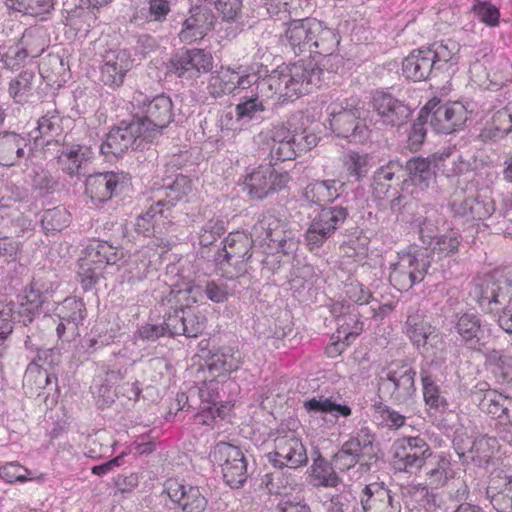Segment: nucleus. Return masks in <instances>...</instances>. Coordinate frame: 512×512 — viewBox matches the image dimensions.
<instances>
[{
	"label": "nucleus",
	"instance_id": "nucleus-1",
	"mask_svg": "<svg viewBox=\"0 0 512 512\" xmlns=\"http://www.w3.org/2000/svg\"><path fill=\"white\" fill-rule=\"evenodd\" d=\"M261 149L269 151L270 163L260 165L245 178L250 197L262 200L270 192L283 189L290 181L288 172H276L272 162L293 160L317 146L316 134L302 130L291 131L283 122L272 124L257 135Z\"/></svg>",
	"mask_w": 512,
	"mask_h": 512
},
{
	"label": "nucleus",
	"instance_id": "nucleus-2",
	"mask_svg": "<svg viewBox=\"0 0 512 512\" xmlns=\"http://www.w3.org/2000/svg\"><path fill=\"white\" fill-rule=\"evenodd\" d=\"M344 185L339 180L327 179L309 183L303 189L302 199L306 204L320 207L305 232L306 245L310 251L321 248L347 220L349 212L346 207L325 206L340 197Z\"/></svg>",
	"mask_w": 512,
	"mask_h": 512
},
{
	"label": "nucleus",
	"instance_id": "nucleus-3",
	"mask_svg": "<svg viewBox=\"0 0 512 512\" xmlns=\"http://www.w3.org/2000/svg\"><path fill=\"white\" fill-rule=\"evenodd\" d=\"M473 295L477 303L490 312L492 305H503L498 313L497 323L506 333L512 335V278L500 271L486 275L475 284Z\"/></svg>",
	"mask_w": 512,
	"mask_h": 512
},
{
	"label": "nucleus",
	"instance_id": "nucleus-4",
	"mask_svg": "<svg viewBox=\"0 0 512 512\" xmlns=\"http://www.w3.org/2000/svg\"><path fill=\"white\" fill-rule=\"evenodd\" d=\"M322 73L316 61L299 60L286 67L285 71H273L268 83L270 88L285 98L299 97L319 85Z\"/></svg>",
	"mask_w": 512,
	"mask_h": 512
},
{
	"label": "nucleus",
	"instance_id": "nucleus-5",
	"mask_svg": "<svg viewBox=\"0 0 512 512\" xmlns=\"http://www.w3.org/2000/svg\"><path fill=\"white\" fill-rule=\"evenodd\" d=\"M133 100L140 110L141 115H135V121L141 123L142 133L147 142H151L156 134L166 128L173 120V104L170 97L161 94L153 99L144 97L141 92H136Z\"/></svg>",
	"mask_w": 512,
	"mask_h": 512
},
{
	"label": "nucleus",
	"instance_id": "nucleus-6",
	"mask_svg": "<svg viewBox=\"0 0 512 512\" xmlns=\"http://www.w3.org/2000/svg\"><path fill=\"white\" fill-rule=\"evenodd\" d=\"M273 443L274 449L267 454V459L275 468L296 469L307 464L306 448L296 431L278 429Z\"/></svg>",
	"mask_w": 512,
	"mask_h": 512
},
{
	"label": "nucleus",
	"instance_id": "nucleus-7",
	"mask_svg": "<svg viewBox=\"0 0 512 512\" xmlns=\"http://www.w3.org/2000/svg\"><path fill=\"white\" fill-rule=\"evenodd\" d=\"M415 377L416 371L408 363L392 365L379 379V393L389 395L395 404H408L416 394Z\"/></svg>",
	"mask_w": 512,
	"mask_h": 512
},
{
	"label": "nucleus",
	"instance_id": "nucleus-8",
	"mask_svg": "<svg viewBox=\"0 0 512 512\" xmlns=\"http://www.w3.org/2000/svg\"><path fill=\"white\" fill-rule=\"evenodd\" d=\"M420 112L421 118H425L437 133L443 134L459 130L468 119L467 110L463 104L441 103L436 98L430 100Z\"/></svg>",
	"mask_w": 512,
	"mask_h": 512
},
{
	"label": "nucleus",
	"instance_id": "nucleus-9",
	"mask_svg": "<svg viewBox=\"0 0 512 512\" xmlns=\"http://www.w3.org/2000/svg\"><path fill=\"white\" fill-rule=\"evenodd\" d=\"M430 265L431 260L427 250L403 254L398 262L392 265L390 282L399 290H408L423 281Z\"/></svg>",
	"mask_w": 512,
	"mask_h": 512
},
{
	"label": "nucleus",
	"instance_id": "nucleus-10",
	"mask_svg": "<svg viewBox=\"0 0 512 512\" xmlns=\"http://www.w3.org/2000/svg\"><path fill=\"white\" fill-rule=\"evenodd\" d=\"M222 468L223 479L231 488L241 487L247 480V461L242 450L230 443L216 444L210 454Z\"/></svg>",
	"mask_w": 512,
	"mask_h": 512
},
{
	"label": "nucleus",
	"instance_id": "nucleus-11",
	"mask_svg": "<svg viewBox=\"0 0 512 512\" xmlns=\"http://www.w3.org/2000/svg\"><path fill=\"white\" fill-rule=\"evenodd\" d=\"M142 132L141 123L134 118L128 123L122 122L110 130L100 146V152L111 160L123 155L129 148L138 149L143 142L148 143Z\"/></svg>",
	"mask_w": 512,
	"mask_h": 512
},
{
	"label": "nucleus",
	"instance_id": "nucleus-12",
	"mask_svg": "<svg viewBox=\"0 0 512 512\" xmlns=\"http://www.w3.org/2000/svg\"><path fill=\"white\" fill-rule=\"evenodd\" d=\"M40 33L41 29L38 27L26 28L13 45L2 50V66L6 69L17 70L25 65L29 57L39 56L44 50L39 43ZM4 48L6 47L4 46Z\"/></svg>",
	"mask_w": 512,
	"mask_h": 512
},
{
	"label": "nucleus",
	"instance_id": "nucleus-13",
	"mask_svg": "<svg viewBox=\"0 0 512 512\" xmlns=\"http://www.w3.org/2000/svg\"><path fill=\"white\" fill-rule=\"evenodd\" d=\"M328 110L330 127L338 136L354 142H363L367 139L368 128L359 120L361 113L358 108L330 105Z\"/></svg>",
	"mask_w": 512,
	"mask_h": 512
},
{
	"label": "nucleus",
	"instance_id": "nucleus-14",
	"mask_svg": "<svg viewBox=\"0 0 512 512\" xmlns=\"http://www.w3.org/2000/svg\"><path fill=\"white\" fill-rule=\"evenodd\" d=\"M193 288L187 286L183 289L167 287V291L161 296L158 301L161 312H163V323L168 332V336H180L183 325L182 316L184 315V308L189 300V295L192 293Z\"/></svg>",
	"mask_w": 512,
	"mask_h": 512
},
{
	"label": "nucleus",
	"instance_id": "nucleus-15",
	"mask_svg": "<svg viewBox=\"0 0 512 512\" xmlns=\"http://www.w3.org/2000/svg\"><path fill=\"white\" fill-rule=\"evenodd\" d=\"M171 66L178 77L193 79L213 69V57L203 49L182 50L172 57Z\"/></svg>",
	"mask_w": 512,
	"mask_h": 512
},
{
	"label": "nucleus",
	"instance_id": "nucleus-16",
	"mask_svg": "<svg viewBox=\"0 0 512 512\" xmlns=\"http://www.w3.org/2000/svg\"><path fill=\"white\" fill-rule=\"evenodd\" d=\"M372 107L386 126L400 127L407 123L411 116V109L408 105L384 91L374 93Z\"/></svg>",
	"mask_w": 512,
	"mask_h": 512
},
{
	"label": "nucleus",
	"instance_id": "nucleus-17",
	"mask_svg": "<svg viewBox=\"0 0 512 512\" xmlns=\"http://www.w3.org/2000/svg\"><path fill=\"white\" fill-rule=\"evenodd\" d=\"M123 173L105 172L89 175L85 181V193L97 202L110 200L127 184Z\"/></svg>",
	"mask_w": 512,
	"mask_h": 512
},
{
	"label": "nucleus",
	"instance_id": "nucleus-18",
	"mask_svg": "<svg viewBox=\"0 0 512 512\" xmlns=\"http://www.w3.org/2000/svg\"><path fill=\"white\" fill-rule=\"evenodd\" d=\"M167 493L183 512H204L208 500L199 486L177 481H168Z\"/></svg>",
	"mask_w": 512,
	"mask_h": 512
},
{
	"label": "nucleus",
	"instance_id": "nucleus-19",
	"mask_svg": "<svg viewBox=\"0 0 512 512\" xmlns=\"http://www.w3.org/2000/svg\"><path fill=\"white\" fill-rule=\"evenodd\" d=\"M132 68V60L128 51H109L103 56L101 80L110 87H120L126 73Z\"/></svg>",
	"mask_w": 512,
	"mask_h": 512
},
{
	"label": "nucleus",
	"instance_id": "nucleus-20",
	"mask_svg": "<svg viewBox=\"0 0 512 512\" xmlns=\"http://www.w3.org/2000/svg\"><path fill=\"white\" fill-rule=\"evenodd\" d=\"M191 12L192 14L184 21L182 30L179 32V38L184 43L202 39L214 28L216 22L215 15L206 7H196Z\"/></svg>",
	"mask_w": 512,
	"mask_h": 512
},
{
	"label": "nucleus",
	"instance_id": "nucleus-21",
	"mask_svg": "<svg viewBox=\"0 0 512 512\" xmlns=\"http://www.w3.org/2000/svg\"><path fill=\"white\" fill-rule=\"evenodd\" d=\"M315 18L291 19L287 22L285 38L292 51L297 55L311 50V41L315 26Z\"/></svg>",
	"mask_w": 512,
	"mask_h": 512
},
{
	"label": "nucleus",
	"instance_id": "nucleus-22",
	"mask_svg": "<svg viewBox=\"0 0 512 512\" xmlns=\"http://www.w3.org/2000/svg\"><path fill=\"white\" fill-rule=\"evenodd\" d=\"M403 332L414 347L426 350L427 344L434 337L436 328L427 320L422 311L411 309L408 312Z\"/></svg>",
	"mask_w": 512,
	"mask_h": 512
},
{
	"label": "nucleus",
	"instance_id": "nucleus-23",
	"mask_svg": "<svg viewBox=\"0 0 512 512\" xmlns=\"http://www.w3.org/2000/svg\"><path fill=\"white\" fill-rule=\"evenodd\" d=\"M438 71L426 47L415 49L402 62V73L407 79L425 81Z\"/></svg>",
	"mask_w": 512,
	"mask_h": 512
},
{
	"label": "nucleus",
	"instance_id": "nucleus-24",
	"mask_svg": "<svg viewBox=\"0 0 512 512\" xmlns=\"http://www.w3.org/2000/svg\"><path fill=\"white\" fill-rule=\"evenodd\" d=\"M454 328L468 348L478 352L483 350L486 344L485 329L476 314L464 313L458 316Z\"/></svg>",
	"mask_w": 512,
	"mask_h": 512
},
{
	"label": "nucleus",
	"instance_id": "nucleus-25",
	"mask_svg": "<svg viewBox=\"0 0 512 512\" xmlns=\"http://www.w3.org/2000/svg\"><path fill=\"white\" fill-rule=\"evenodd\" d=\"M64 117L60 115L57 109L47 111L37 122V127L29 135L34 140L35 145H49L52 142L59 143L60 137L64 131Z\"/></svg>",
	"mask_w": 512,
	"mask_h": 512
},
{
	"label": "nucleus",
	"instance_id": "nucleus-26",
	"mask_svg": "<svg viewBox=\"0 0 512 512\" xmlns=\"http://www.w3.org/2000/svg\"><path fill=\"white\" fill-rule=\"evenodd\" d=\"M82 266L90 263L103 265H115L125 256L124 251L107 241L93 240L83 251Z\"/></svg>",
	"mask_w": 512,
	"mask_h": 512
},
{
	"label": "nucleus",
	"instance_id": "nucleus-27",
	"mask_svg": "<svg viewBox=\"0 0 512 512\" xmlns=\"http://www.w3.org/2000/svg\"><path fill=\"white\" fill-rule=\"evenodd\" d=\"M361 504L364 512H396L392 496L383 483H371L362 491Z\"/></svg>",
	"mask_w": 512,
	"mask_h": 512
},
{
	"label": "nucleus",
	"instance_id": "nucleus-28",
	"mask_svg": "<svg viewBox=\"0 0 512 512\" xmlns=\"http://www.w3.org/2000/svg\"><path fill=\"white\" fill-rule=\"evenodd\" d=\"M27 139L16 132H0V165L14 166L25 157Z\"/></svg>",
	"mask_w": 512,
	"mask_h": 512
},
{
	"label": "nucleus",
	"instance_id": "nucleus-29",
	"mask_svg": "<svg viewBox=\"0 0 512 512\" xmlns=\"http://www.w3.org/2000/svg\"><path fill=\"white\" fill-rule=\"evenodd\" d=\"M58 159L62 169L71 177L85 175L83 165L93 157V152L89 147L79 144L63 146L59 151Z\"/></svg>",
	"mask_w": 512,
	"mask_h": 512
},
{
	"label": "nucleus",
	"instance_id": "nucleus-30",
	"mask_svg": "<svg viewBox=\"0 0 512 512\" xmlns=\"http://www.w3.org/2000/svg\"><path fill=\"white\" fill-rule=\"evenodd\" d=\"M169 212L164 207V202L155 199L150 207L136 218L134 229L137 234L145 237L156 236L162 234V229L159 226L161 218H168L165 213Z\"/></svg>",
	"mask_w": 512,
	"mask_h": 512
},
{
	"label": "nucleus",
	"instance_id": "nucleus-31",
	"mask_svg": "<svg viewBox=\"0 0 512 512\" xmlns=\"http://www.w3.org/2000/svg\"><path fill=\"white\" fill-rule=\"evenodd\" d=\"M405 168L408 178L403 183L410 182L421 191L427 189L435 180V167L429 158L414 157L407 161Z\"/></svg>",
	"mask_w": 512,
	"mask_h": 512
},
{
	"label": "nucleus",
	"instance_id": "nucleus-32",
	"mask_svg": "<svg viewBox=\"0 0 512 512\" xmlns=\"http://www.w3.org/2000/svg\"><path fill=\"white\" fill-rule=\"evenodd\" d=\"M317 31H314L311 41V50L314 53L324 56L327 62L338 60V55H333L339 41L335 32L322 25V22L316 19L314 23Z\"/></svg>",
	"mask_w": 512,
	"mask_h": 512
},
{
	"label": "nucleus",
	"instance_id": "nucleus-33",
	"mask_svg": "<svg viewBox=\"0 0 512 512\" xmlns=\"http://www.w3.org/2000/svg\"><path fill=\"white\" fill-rule=\"evenodd\" d=\"M430 57L438 72L448 71L457 64L459 45L453 40L435 42L429 47Z\"/></svg>",
	"mask_w": 512,
	"mask_h": 512
},
{
	"label": "nucleus",
	"instance_id": "nucleus-34",
	"mask_svg": "<svg viewBox=\"0 0 512 512\" xmlns=\"http://www.w3.org/2000/svg\"><path fill=\"white\" fill-rule=\"evenodd\" d=\"M252 247L253 239L251 236L239 231L230 233L225 239V258L228 261L236 259V263L238 261H250L252 259V253H250Z\"/></svg>",
	"mask_w": 512,
	"mask_h": 512
},
{
	"label": "nucleus",
	"instance_id": "nucleus-35",
	"mask_svg": "<svg viewBox=\"0 0 512 512\" xmlns=\"http://www.w3.org/2000/svg\"><path fill=\"white\" fill-rule=\"evenodd\" d=\"M8 10L45 20L54 10V0H4Z\"/></svg>",
	"mask_w": 512,
	"mask_h": 512
},
{
	"label": "nucleus",
	"instance_id": "nucleus-36",
	"mask_svg": "<svg viewBox=\"0 0 512 512\" xmlns=\"http://www.w3.org/2000/svg\"><path fill=\"white\" fill-rule=\"evenodd\" d=\"M285 231L284 223L271 213L263 214L252 228L253 235L267 246L271 245L272 239L283 236Z\"/></svg>",
	"mask_w": 512,
	"mask_h": 512
},
{
	"label": "nucleus",
	"instance_id": "nucleus-37",
	"mask_svg": "<svg viewBox=\"0 0 512 512\" xmlns=\"http://www.w3.org/2000/svg\"><path fill=\"white\" fill-rule=\"evenodd\" d=\"M191 189V180L187 176L179 174L171 184L158 190L156 199L164 202V207L169 211L178 201L186 196Z\"/></svg>",
	"mask_w": 512,
	"mask_h": 512
},
{
	"label": "nucleus",
	"instance_id": "nucleus-38",
	"mask_svg": "<svg viewBox=\"0 0 512 512\" xmlns=\"http://www.w3.org/2000/svg\"><path fill=\"white\" fill-rule=\"evenodd\" d=\"M430 485L436 487L446 484L451 477V462L447 455H431L424 465Z\"/></svg>",
	"mask_w": 512,
	"mask_h": 512
},
{
	"label": "nucleus",
	"instance_id": "nucleus-39",
	"mask_svg": "<svg viewBox=\"0 0 512 512\" xmlns=\"http://www.w3.org/2000/svg\"><path fill=\"white\" fill-rule=\"evenodd\" d=\"M512 131V105L496 111L492 116L491 126L481 134L485 139L503 138Z\"/></svg>",
	"mask_w": 512,
	"mask_h": 512
},
{
	"label": "nucleus",
	"instance_id": "nucleus-40",
	"mask_svg": "<svg viewBox=\"0 0 512 512\" xmlns=\"http://www.w3.org/2000/svg\"><path fill=\"white\" fill-rule=\"evenodd\" d=\"M492 372L501 383L512 384V356L503 350H491L486 358Z\"/></svg>",
	"mask_w": 512,
	"mask_h": 512
},
{
	"label": "nucleus",
	"instance_id": "nucleus-41",
	"mask_svg": "<svg viewBox=\"0 0 512 512\" xmlns=\"http://www.w3.org/2000/svg\"><path fill=\"white\" fill-rule=\"evenodd\" d=\"M433 163L446 177L457 176L466 169V164L457 151L445 150L435 154Z\"/></svg>",
	"mask_w": 512,
	"mask_h": 512
},
{
	"label": "nucleus",
	"instance_id": "nucleus-42",
	"mask_svg": "<svg viewBox=\"0 0 512 512\" xmlns=\"http://www.w3.org/2000/svg\"><path fill=\"white\" fill-rule=\"evenodd\" d=\"M58 316L60 320L66 321L68 325H72L73 332H75L78 325L82 324L86 317L85 304L80 299L68 297L58 308Z\"/></svg>",
	"mask_w": 512,
	"mask_h": 512
},
{
	"label": "nucleus",
	"instance_id": "nucleus-43",
	"mask_svg": "<svg viewBox=\"0 0 512 512\" xmlns=\"http://www.w3.org/2000/svg\"><path fill=\"white\" fill-rule=\"evenodd\" d=\"M183 325L180 329V335L188 338L198 337L205 329V316L201 313L198 307L191 306L189 300L184 308V315L182 316Z\"/></svg>",
	"mask_w": 512,
	"mask_h": 512
},
{
	"label": "nucleus",
	"instance_id": "nucleus-44",
	"mask_svg": "<svg viewBox=\"0 0 512 512\" xmlns=\"http://www.w3.org/2000/svg\"><path fill=\"white\" fill-rule=\"evenodd\" d=\"M312 476L317 481V486L336 487L341 483V479L336 473L335 465L328 462L322 456H318L312 464Z\"/></svg>",
	"mask_w": 512,
	"mask_h": 512
},
{
	"label": "nucleus",
	"instance_id": "nucleus-45",
	"mask_svg": "<svg viewBox=\"0 0 512 512\" xmlns=\"http://www.w3.org/2000/svg\"><path fill=\"white\" fill-rule=\"evenodd\" d=\"M502 476L493 477L486 490L490 503L497 512H512V499L506 485L498 490L503 484Z\"/></svg>",
	"mask_w": 512,
	"mask_h": 512
},
{
	"label": "nucleus",
	"instance_id": "nucleus-46",
	"mask_svg": "<svg viewBox=\"0 0 512 512\" xmlns=\"http://www.w3.org/2000/svg\"><path fill=\"white\" fill-rule=\"evenodd\" d=\"M421 382L423 386V397L426 405L431 409L444 408L446 405L445 398L440 393L439 386L429 371V369L422 367L420 371Z\"/></svg>",
	"mask_w": 512,
	"mask_h": 512
},
{
	"label": "nucleus",
	"instance_id": "nucleus-47",
	"mask_svg": "<svg viewBox=\"0 0 512 512\" xmlns=\"http://www.w3.org/2000/svg\"><path fill=\"white\" fill-rule=\"evenodd\" d=\"M303 407L310 414L337 412L343 417H348L352 414V410L349 406L337 404L331 398L325 397L307 399L303 402Z\"/></svg>",
	"mask_w": 512,
	"mask_h": 512
},
{
	"label": "nucleus",
	"instance_id": "nucleus-48",
	"mask_svg": "<svg viewBox=\"0 0 512 512\" xmlns=\"http://www.w3.org/2000/svg\"><path fill=\"white\" fill-rule=\"evenodd\" d=\"M496 439L493 437L482 436L468 444V460L476 463L478 466H483L489 463L493 455V447Z\"/></svg>",
	"mask_w": 512,
	"mask_h": 512
},
{
	"label": "nucleus",
	"instance_id": "nucleus-49",
	"mask_svg": "<svg viewBox=\"0 0 512 512\" xmlns=\"http://www.w3.org/2000/svg\"><path fill=\"white\" fill-rule=\"evenodd\" d=\"M236 78L237 70L222 67L216 75L211 76L210 93L214 97L232 93L236 89Z\"/></svg>",
	"mask_w": 512,
	"mask_h": 512
},
{
	"label": "nucleus",
	"instance_id": "nucleus-50",
	"mask_svg": "<svg viewBox=\"0 0 512 512\" xmlns=\"http://www.w3.org/2000/svg\"><path fill=\"white\" fill-rule=\"evenodd\" d=\"M475 397L478 398V406L482 412L497 419L502 416L507 396L489 389L483 395L476 394Z\"/></svg>",
	"mask_w": 512,
	"mask_h": 512
},
{
	"label": "nucleus",
	"instance_id": "nucleus-51",
	"mask_svg": "<svg viewBox=\"0 0 512 512\" xmlns=\"http://www.w3.org/2000/svg\"><path fill=\"white\" fill-rule=\"evenodd\" d=\"M264 111L263 100L257 94L243 96L235 107L236 119L238 121H251Z\"/></svg>",
	"mask_w": 512,
	"mask_h": 512
},
{
	"label": "nucleus",
	"instance_id": "nucleus-52",
	"mask_svg": "<svg viewBox=\"0 0 512 512\" xmlns=\"http://www.w3.org/2000/svg\"><path fill=\"white\" fill-rule=\"evenodd\" d=\"M70 223V213L62 206L44 211L41 224L46 233L61 231Z\"/></svg>",
	"mask_w": 512,
	"mask_h": 512
},
{
	"label": "nucleus",
	"instance_id": "nucleus-53",
	"mask_svg": "<svg viewBox=\"0 0 512 512\" xmlns=\"http://www.w3.org/2000/svg\"><path fill=\"white\" fill-rule=\"evenodd\" d=\"M416 206L417 203L412 196H407L397 191L389 202L391 212L404 222L414 221V209Z\"/></svg>",
	"mask_w": 512,
	"mask_h": 512
},
{
	"label": "nucleus",
	"instance_id": "nucleus-54",
	"mask_svg": "<svg viewBox=\"0 0 512 512\" xmlns=\"http://www.w3.org/2000/svg\"><path fill=\"white\" fill-rule=\"evenodd\" d=\"M393 459L395 467L400 471L413 472L424 467L426 460L419 455L411 454L410 448H398L393 446Z\"/></svg>",
	"mask_w": 512,
	"mask_h": 512
},
{
	"label": "nucleus",
	"instance_id": "nucleus-55",
	"mask_svg": "<svg viewBox=\"0 0 512 512\" xmlns=\"http://www.w3.org/2000/svg\"><path fill=\"white\" fill-rule=\"evenodd\" d=\"M35 73L30 70L21 72L10 82L9 94L18 103L26 100L33 88Z\"/></svg>",
	"mask_w": 512,
	"mask_h": 512
},
{
	"label": "nucleus",
	"instance_id": "nucleus-56",
	"mask_svg": "<svg viewBox=\"0 0 512 512\" xmlns=\"http://www.w3.org/2000/svg\"><path fill=\"white\" fill-rule=\"evenodd\" d=\"M52 380H56L55 375L36 364H29L24 374V384L30 386L31 389L35 388L36 392L46 388Z\"/></svg>",
	"mask_w": 512,
	"mask_h": 512
},
{
	"label": "nucleus",
	"instance_id": "nucleus-57",
	"mask_svg": "<svg viewBox=\"0 0 512 512\" xmlns=\"http://www.w3.org/2000/svg\"><path fill=\"white\" fill-rule=\"evenodd\" d=\"M487 78L494 86H503L512 79V63L505 57L495 59L487 73Z\"/></svg>",
	"mask_w": 512,
	"mask_h": 512
},
{
	"label": "nucleus",
	"instance_id": "nucleus-58",
	"mask_svg": "<svg viewBox=\"0 0 512 512\" xmlns=\"http://www.w3.org/2000/svg\"><path fill=\"white\" fill-rule=\"evenodd\" d=\"M14 304L0 302V356L5 350V340L13 331Z\"/></svg>",
	"mask_w": 512,
	"mask_h": 512
},
{
	"label": "nucleus",
	"instance_id": "nucleus-59",
	"mask_svg": "<svg viewBox=\"0 0 512 512\" xmlns=\"http://www.w3.org/2000/svg\"><path fill=\"white\" fill-rule=\"evenodd\" d=\"M459 245V234L451 230L436 238L432 252L438 253L440 256H449L458 251Z\"/></svg>",
	"mask_w": 512,
	"mask_h": 512
},
{
	"label": "nucleus",
	"instance_id": "nucleus-60",
	"mask_svg": "<svg viewBox=\"0 0 512 512\" xmlns=\"http://www.w3.org/2000/svg\"><path fill=\"white\" fill-rule=\"evenodd\" d=\"M374 440L375 436L371 430L368 427H362L344 443L362 456L366 450L372 448Z\"/></svg>",
	"mask_w": 512,
	"mask_h": 512
},
{
	"label": "nucleus",
	"instance_id": "nucleus-61",
	"mask_svg": "<svg viewBox=\"0 0 512 512\" xmlns=\"http://www.w3.org/2000/svg\"><path fill=\"white\" fill-rule=\"evenodd\" d=\"M338 329H337V339L338 341H343L346 345L350 344L352 339L360 333L362 330V324L358 323L354 318L339 316L338 319Z\"/></svg>",
	"mask_w": 512,
	"mask_h": 512
},
{
	"label": "nucleus",
	"instance_id": "nucleus-62",
	"mask_svg": "<svg viewBox=\"0 0 512 512\" xmlns=\"http://www.w3.org/2000/svg\"><path fill=\"white\" fill-rule=\"evenodd\" d=\"M225 233L224 222L221 220H209L201 229L199 242L201 246L208 247L212 245L219 237Z\"/></svg>",
	"mask_w": 512,
	"mask_h": 512
},
{
	"label": "nucleus",
	"instance_id": "nucleus-63",
	"mask_svg": "<svg viewBox=\"0 0 512 512\" xmlns=\"http://www.w3.org/2000/svg\"><path fill=\"white\" fill-rule=\"evenodd\" d=\"M398 448H410L411 454L419 455L420 458L428 460L432 455L429 444L421 437H404L394 444Z\"/></svg>",
	"mask_w": 512,
	"mask_h": 512
},
{
	"label": "nucleus",
	"instance_id": "nucleus-64",
	"mask_svg": "<svg viewBox=\"0 0 512 512\" xmlns=\"http://www.w3.org/2000/svg\"><path fill=\"white\" fill-rule=\"evenodd\" d=\"M359 454L343 443L340 450L333 456V463L340 471H347L354 467L360 460Z\"/></svg>",
	"mask_w": 512,
	"mask_h": 512
}]
</instances>
